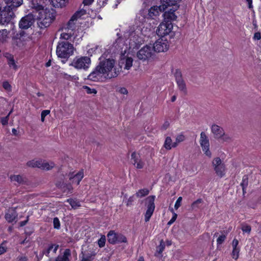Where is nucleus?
<instances>
[{
  "label": "nucleus",
  "mask_w": 261,
  "mask_h": 261,
  "mask_svg": "<svg viewBox=\"0 0 261 261\" xmlns=\"http://www.w3.org/2000/svg\"><path fill=\"white\" fill-rule=\"evenodd\" d=\"M31 7L33 10L35 15L39 16L35 17L37 20V25L40 29H45L48 28L55 19L56 15L52 10L44 9V6L41 4V1L32 0Z\"/></svg>",
  "instance_id": "nucleus-1"
},
{
  "label": "nucleus",
  "mask_w": 261,
  "mask_h": 261,
  "mask_svg": "<svg viewBox=\"0 0 261 261\" xmlns=\"http://www.w3.org/2000/svg\"><path fill=\"white\" fill-rule=\"evenodd\" d=\"M74 47L73 45L67 41L58 43L56 53L59 58L65 59L62 60L65 63L68 58L73 54Z\"/></svg>",
  "instance_id": "nucleus-2"
},
{
  "label": "nucleus",
  "mask_w": 261,
  "mask_h": 261,
  "mask_svg": "<svg viewBox=\"0 0 261 261\" xmlns=\"http://www.w3.org/2000/svg\"><path fill=\"white\" fill-rule=\"evenodd\" d=\"M67 173H59L55 179V185L63 193H72L73 192V187L71 183L68 182Z\"/></svg>",
  "instance_id": "nucleus-3"
},
{
  "label": "nucleus",
  "mask_w": 261,
  "mask_h": 261,
  "mask_svg": "<svg viewBox=\"0 0 261 261\" xmlns=\"http://www.w3.org/2000/svg\"><path fill=\"white\" fill-rule=\"evenodd\" d=\"M99 64L97 66L100 68V70L102 74H107L109 78L116 77L118 75V72L114 69V72L110 74L109 72L114 68L115 60L113 59H103L100 58Z\"/></svg>",
  "instance_id": "nucleus-4"
},
{
  "label": "nucleus",
  "mask_w": 261,
  "mask_h": 261,
  "mask_svg": "<svg viewBox=\"0 0 261 261\" xmlns=\"http://www.w3.org/2000/svg\"><path fill=\"white\" fill-rule=\"evenodd\" d=\"M14 16L13 10L11 9V6L0 7V24L8 23Z\"/></svg>",
  "instance_id": "nucleus-5"
},
{
  "label": "nucleus",
  "mask_w": 261,
  "mask_h": 261,
  "mask_svg": "<svg viewBox=\"0 0 261 261\" xmlns=\"http://www.w3.org/2000/svg\"><path fill=\"white\" fill-rule=\"evenodd\" d=\"M173 28V25L172 22L163 21L158 27L156 32L157 35L161 37L165 36L169 33H171V36L173 37L175 35V32H172Z\"/></svg>",
  "instance_id": "nucleus-6"
},
{
  "label": "nucleus",
  "mask_w": 261,
  "mask_h": 261,
  "mask_svg": "<svg viewBox=\"0 0 261 261\" xmlns=\"http://www.w3.org/2000/svg\"><path fill=\"white\" fill-rule=\"evenodd\" d=\"M33 13V10L32 9V12L29 13L23 17L20 20L19 27L21 30H26L30 28L34 23L35 17H38Z\"/></svg>",
  "instance_id": "nucleus-7"
},
{
  "label": "nucleus",
  "mask_w": 261,
  "mask_h": 261,
  "mask_svg": "<svg viewBox=\"0 0 261 261\" xmlns=\"http://www.w3.org/2000/svg\"><path fill=\"white\" fill-rule=\"evenodd\" d=\"M91 63L90 58L88 57H82L80 58H75L69 64L76 69H84L87 70Z\"/></svg>",
  "instance_id": "nucleus-8"
},
{
  "label": "nucleus",
  "mask_w": 261,
  "mask_h": 261,
  "mask_svg": "<svg viewBox=\"0 0 261 261\" xmlns=\"http://www.w3.org/2000/svg\"><path fill=\"white\" fill-rule=\"evenodd\" d=\"M212 165L217 176L220 178H222L225 175L226 170L225 165L222 162L220 158H214L212 162Z\"/></svg>",
  "instance_id": "nucleus-9"
},
{
  "label": "nucleus",
  "mask_w": 261,
  "mask_h": 261,
  "mask_svg": "<svg viewBox=\"0 0 261 261\" xmlns=\"http://www.w3.org/2000/svg\"><path fill=\"white\" fill-rule=\"evenodd\" d=\"M107 237L109 243L111 244L127 242V239L123 234L116 233L114 230H110L107 234Z\"/></svg>",
  "instance_id": "nucleus-10"
},
{
  "label": "nucleus",
  "mask_w": 261,
  "mask_h": 261,
  "mask_svg": "<svg viewBox=\"0 0 261 261\" xmlns=\"http://www.w3.org/2000/svg\"><path fill=\"white\" fill-rule=\"evenodd\" d=\"M155 196L151 195L147 197L145 199L147 210L145 214V221L148 222L153 214L155 209Z\"/></svg>",
  "instance_id": "nucleus-11"
},
{
  "label": "nucleus",
  "mask_w": 261,
  "mask_h": 261,
  "mask_svg": "<svg viewBox=\"0 0 261 261\" xmlns=\"http://www.w3.org/2000/svg\"><path fill=\"white\" fill-rule=\"evenodd\" d=\"M200 144L205 154L208 157H211L212 153L209 150V140L205 133L203 132H201L200 134Z\"/></svg>",
  "instance_id": "nucleus-12"
},
{
  "label": "nucleus",
  "mask_w": 261,
  "mask_h": 261,
  "mask_svg": "<svg viewBox=\"0 0 261 261\" xmlns=\"http://www.w3.org/2000/svg\"><path fill=\"white\" fill-rule=\"evenodd\" d=\"M152 55L151 47L149 46H145L140 49L137 54V57L143 61L147 60Z\"/></svg>",
  "instance_id": "nucleus-13"
},
{
  "label": "nucleus",
  "mask_w": 261,
  "mask_h": 261,
  "mask_svg": "<svg viewBox=\"0 0 261 261\" xmlns=\"http://www.w3.org/2000/svg\"><path fill=\"white\" fill-rule=\"evenodd\" d=\"M84 177V171L83 170H81L77 173L73 172H70L68 173V180L71 181V184L75 183L77 185H79L80 181Z\"/></svg>",
  "instance_id": "nucleus-14"
},
{
  "label": "nucleus",
  "mask_w": 261,
  "mask_h": 261,
  "mask_svg": "<svg viewBox=\"0 0 261 261\" xmlns=\"http://www.w3.org/2000/svg\"><path fill=\"white\" fill-rule=\"evenodd\" d=\"M178 9V6H176L172 7V8L170 9V10L165 12L163 14L164 21L165 22H171L172 21L176 20L177 18V16L174 14V12Z\"/></svg>",
  "instance_id": "nucleus-15"
},
{
  "label": "nucleus",
  "mask_w": 261,
  "mask_h": 261,
  "mask_svg": "<svg viewBox=\"0 0 261 261\" xmlns=\"http://www.w3.org/2000/svg\"><path fill=\"white\" fill-rule=\"evenodd\" d=\"M181 0H161V5L159 6L161 11H164L168 7H179L178 3Z\"/></svg>",
  "instance_id": "nucleus-16"
},
{
  "label": "nucleus",
  "mask_w": 261,
  "mask_h": 261,
  "mask_svg": "<svg viewBox=\"0 0 261 261\" xmlns=\"http://www.w3.org/2000/svg\"><path fill=\"white\" fill-rule=\"evenodd\" d=\"M100 68L96 66L94 70L89 74L87 78H85L84 80H88L93 82H98L101 78L102 74V72L100 70Z\"/></svg>",
  "instance_id": "nucleus-17"
},
{
  "label": "nucleus",
  "mask_w": 261,
  "mask_h": 261,
  "mask_svg": "<svg viewBox=\"0 0 261 261\" xmlns=\"http://www.w3.org/2000/svg\"><path fill=\"white\" fill-rule=\"evenodd\" d=\"M131 161L133 165L137 169H142L144 165V163L141 160L140 155L137 154L136 152H133L131 154Z\"/></svg>",
  "instance_id": "nucleus-18"
},
{
  "label": "nucleus",
  "mask_w": 261,
  "mask_h": 261,
  "mask_svg": "<svg viewBox=\"0 0 261 261\" xmlns=\"http://www.w3.org/2000/svg\"><path fill=\"white\" fill-rule=\"evenodd\" d=\"M211 131L216 139H219L224 135V130L221 126L214 124L211 126Z\"/></svg>",
  "instance_id": "nucleus-19"
},
{
  "label": "nucleus",
  "mask_w": 261,
  "mask_h": 261,
  "mask_svg": "<svg viewBox=\"0 0 261 261\" xmlns=\"http://www.w3.org/2000/svg\"><path fill=\"white\" fill-rule=\"evenodd\" d=\"M153 48L154 50L156 52H164L168 49L169 45L165 42L157 41L154 43Z\"/></svg>",
  "instance_id": "nucleus-20"
},
{
  "label": "nucleus",
  "mask_w": 261,
  "mask_h": 261,
  "mask_svg": "<svg viewBox=\"0 0 261 261\" xmlns=\"http://www.w3.org/2000/svg\"><path fill=\"white\" fill-rule=\"evenodd\" d=\"M5 218L9 223H13V222L15 223L17 221V213L15 210H9L6 213Z\"/></svg>",
  "instance_id": "nucleus-21"
},
{
  "label": "nucleus",
  "mask_w": 261,
  "mask_h": 261,
  "mask_svg": "<svg viewBox=\"0 0 261 261\" xmlns=\"http://www.w3.org/2000/svg\"><path fill=\"white\" fill-rule=\"evenodd\" d=\"M3 56L7 59V63L10 67H12L15 70L17 69V66L15 63V61L14 60V56L13 55L9 53L6 52L4 53Z\"/></svg>",
  "instance_id": "nucleus-22"
},
{
  "label": "nucleus",
  "mask_w": 261,
  "mask_h": 261,
  "mask_svg": "<svg viewBox=\"0 0 261 261\" xmlns=\"http://www.w3.org/2000/svg\"><path fill=\"white\" fill-rule=\"evenodd\" d=\"M10 178L11 181H16L18 185H24L27 182V179L20 175H11Z\"/></svg>",
  "instance_id": "nucleus-23"
},
{
  "label": "nucleus",
  "mask_w": 261,
  "mask_h": 261,
  "mask_svg": "<svg viewBox=\"0 0 261 261\" xmlns=\"http://www.w3.org/2000/svg\"><path fill=\"white\" fill-rule=\"evenodd\" d=\"M7 6H11V9L14 10L22 4V0H5Z\"/></svg>",
  "instance_id": "nucleus-24"
},
{
  "label": "nucleus",
  "mask_w": 261,
  "mask_h": 261,
  "mask_svg": "<svg viewBox=\"0 0 261 261\" xmlns=\"http://www.w3.org/2000/svg\"><path fill=\"white\" fill-rule=\"evenodd\" d=\"M71 256V251L69 249H66L63 255H59L55 261H70L69 257Z\"/></svg>",
  "instance_id": "nucleus-25"
},
{
  "label": "nucleus",
  "mask_w": 261,
  "mask_h": 261,
  "mask_svg": "<svg viewBox=\"0 0 261 261\" xmlns=\"http://www.w3.org/2000/svg\"><path fill=\"white\" fill-rule=\"evenodd\" d=\"M82 260L81 261H90L93 259V256L95 254L93 252H89L86 251H82Z\"/></svg>",
  "instance_id": "nucleus-26"
},
{
  "label": "nucleus",
  "mask_w": 261,
  "mask_h": 261,
  "mask_svg": "<svg viewBox=\"0 0 261 261\" xmlns=\"http://www.w3.org/2000/svg\"><path fill=\"white\" fill-rule=\"evenodd\" d=\"M133 59L131 57H127L126 58L121 59L120 61L121 64H125L124 69L128 70L132 66Z\"/></svg>",
  "instance_id": "nucleus-27"
},
{
  "label": "nucleus",
  "mask_w": 261,
  "mask_h": 261,
  "mask_svg": "<svg viewBox=\"0 0 261 261\" xmlns=\"http://www.w3.org/2000/svg\"><path fill=\"white\" fill-rule=\"evenodd\" d=\"M52 5L56 8H63L66 6L68 0H50Z\"/></svg>",
  "instance_id": "nucleus-28"
},
{
  "label": "nucleus",
  "mask_w": 261,
  "mask_h": 261,
  "mask_svg": "<svg viewBox=\"0 0 261 261\" xmlns=\"http://www.w3.org/2000/svg\"><path fill=\"white\" fill-rule=\"evenodd\" d=\"M179 90L182 91L185 94H187V89L186 83L184 79L176 81Z\"/></svg>",
  "instance_id": "nucleus-29"
},
{
  "label": "nucleus",
  "mask_w": 261,
  "mask_h": 261,
  "mask_svg": "<svg viewBox=\"0 0 261 261\" xmlns=\"http://www.w3.org/2000/svg\"><path fill=\"white\" fill-rule=\"evenodd\" d=\"M159 12H161L159 9V6H153L149 10L148 15L153 18L154 16L159 15Z\"/></svg>",
  "instance_id": "nucleus-30"
},
{
  "label": "nucleus",
  "mask_w": 261,
  "mask_h": 261,
  "mask_svg": "<svg viewBox=\"0 0 261 261\" xmlns=\"http://www.w3.org/2000/svg\"><path fill=\"white\" fill-rule=\"evenodd\" d=\"M28 38L29 35L24 31H20V32L17 34L15 36L13 37V39H19L20 41H24Z\"/></svg>",
  "instance_id": "nucleus-31"
},
{
  "label": "nucleus",
  "mask_w": 261,
  "mask_h": 261,
  "mask_svg": "<svg viewBox=\"0 0 261 261\" xmlns=\"http://www.w3.org/2000/svg\"><path fill=\"white\" fill-rule=\"evenodd\" d=\"M165 243L164 242V241L163 240H161L160 242V245L156 247V252L155 253V255L156 256L162 257V253L164 251V250L165 249Z\"/></svg>",
  "instance_id": "nucleus-32"
},
{
  "label": "nucleus",
  "mask_w": 261,
  "mask_h": 261,
  "mask_svg": "<svg viewBox=\"0 0 261 261\" xmlns=\"http://www.w3.org/2000/svg\"><path fill=\"white\" fill-rule=\"evenodd\" d=\"M67 202H68L73 209H76L78 207L81 206L80 202L77 199H68Z\"/></svg>",
  "instance_id": "nucleus-33"
},
{
  "label": "nucleus",
  "mask_w": 261,
  "mask_h": 261,
  "mask_svg": "<svg viewBox=\"0 0 261 261\" xmlns=\"http://www.w3.org/2000/svg\"><path fill=\"white\" fill-rule=\"evenodd\" d=\"M8 34H9V32L6 29H3L2 30H0V42H1L4 43L6 41V40L8 38Z\"/></svg>",
  "instance_id": "nucleus-34"
},
{
  "label": "nucleus",
  "mask_w": 261,
  "mask_h": 261,
  "mask_svg": "<svg viewBox=\"0 0 261 261\" xmlns=\"http://www.w3.org/2000/svg\"><path fill=\"white\" fill-rule=\"evenodd\" d=\"M172 140L170 137H166L164 144V147L167 149V150H170L172 148Z\"/></svg>",
  "instance_id": "nucleus-35"
},
{
  "label": "nucleus",
  "mask_w": 261,
  "mask_h": 261,
  "mask_svg": "<svg viewBox=\"0 0 261 261\" xmlns=\"http://www.w3.org/2000/svg\"><path fill=\"white\" fill-rule=\"evenodd\" d=\"M149 191L146 189H140L138 192L136 193V195L138 197H142L147 195L149 194Z\"/></svg>",
  "instance_id": "nucleus-36"
},
{
  "label": "nucleus",
  "mask_w": 261,
  "mask_h": 261,
  "mask_svg": "<svg viewBox=\"0 0 261 261\" xmlns=\"http://www.w3.org/2000/svg\"><path fill=\"white\" fill-rule=\"evenodd\" d=\"M203 202V200L201 198L198 199L197 200L194 201L191 205V208L192 210L198 208L200 207V204Z\"/></svg>",
  "instance_id": "nucleus-37"
},
{
  "label": "nucleus",
  "mask_w": 261,
  "mask_h": 261,
  "mask_svg": "<svg viewBox=\"0 0 261 261\" xmlns=\"http://www.w3.org/2000/svg\"><path fill=\"white\" fill-rule=\"evenodd\" d=\"M86 14V10L84 9H81L74 13L73 19H75V18L77 19Z\"/></svg>",
  "instance_id": "nucleus-38"
},
{
  "label": "nucleus",
  "mask_w": 261,
  "mask_h": 261,
  "mask_svg": "<svg viewBox=\"0 0 261 261\" xmlns=\"http://www.w3.org/2000/svg\"><path fill=\"white\" fill-rule=\"evenodd\" d=\"M248 185V176L247 175H245L243 177L241 186L242 189H246Z\"/></svg>",
  "instance_id": "nucleus-39"
},
{
  "label": "nucleus",
  "mask_w": 261,
  "mask_h": 261,
  "mask_svg": "<svg viewBox=\"0 0 261 261\" xmlns=\"http://www.w3.org/2000/svg\"><path fill=\"white\" fill-rule=\"evenodd\" d=\"M73 15L71 16L69 20L68 21L67 24V28L68 29L73 30V27H74L75 23L74 21L76 20L77 19L75 18V19H73Z\"/></svg>",
  "instance_id": "nucleus-40"
},
{
  "label": "nucleus",
  "mask_w": 261,
  "mask_h": 261,
  "mask_svg": "<svg viewBox=\"0 0 261 261\" xmlns=\"http://www.w3.org/2000/svg\"><path fill=\"white\" fill-rule=\"evenodd\" d=\"M55 166V164L53 162H51L50 164L48 163H43V165L42 166V169H46L47 170L51 169Z\"/></svg>",
  "instance_id": "nucleus-41"
},
{
  "label": "nucleus",
  "mask_w": 261,
  "mask_h": 261,
  "mask_svg": "<svg viewBox=\"0 0 261 261\" xmlns=\"http://www.w3.org/2000/svg\"><path fill=\"white\" fill-rule=\"evenodd\" d=\"M240 248H233L231 256L233 258L237 259L239 257Z\"/></svg>",
  "instance_id": "nucleus-42"
},
{
  "label": "nucleus",
  "mask_w": 261,
  "mask_h": 261,
  "mask_svg": "<svg viewBox=\"0 0 261 261\" xmlns=\"http://www.w3.org/2000/svg\"><path fill=\"white\" fill-rule=\"evenodd\" d=\"M55 244H50L49 245L48 247L46 249H44L42 251V255L45 254L46 256H48L50 251L53 249Z\"/></svg>",
  "instance_id": "nucleus-43"
},
{
  "label": "nucleus",
  "mask_w": 261,
  "mask_h": 261,
  "mask_svg": "<svg viewBox=\"0 0 261 261\" xmlns=\"http://www.w3.org/2000/svg\"><path fill=\"white\" fill-rule=\"evenodd\" d=\"M83 88L85 89L87 94H96L97 91L95 89H91L87 86H83Z\"/></svg>",
  "instance_id": "nucleus-44"
},
{
  "label": "nucleus",
  "mask_w": 261,
  "mask_h": 261,
  "mask_svg": "<svg viewBox=\"0 0 261 261\" xmlns=\"http://www.w3.org/2000/svg\"><path fill=\"white\" fill-rule=\"evenodd\" d=\"M106 237L104 235H102L101 238L98 241V244L99 247L101 248L105 246L106 243Z\"/></svg>",
  "instance_id": "nucleus-45"
},
{
  "label": "nucleus",
  "mask_w": 261,
  "mask_h": 261,
  "mask_svg": "<svg viewBox=\"0 0 261 261\" xmlns=\"http://www.w3.org/2000/svg\"><path fill=\"white\" fill-rule=\"evenodd\" d=\"M53 225L55 229H59L60 228V222L59 219L57 217H55L54 218Z\"/></svg>",
  "instance_id": "nucleus-46"
},
{
  "label": "nucleus",
  "mask_w": 261,
  "mask_h": 261,
  "mask_svg": "<svg viewBox=\"0 0 261 261\" xmlns=\"http://www.w3.org/2000/svg\"><path fill=\"white\" fill-rule=\"evenodd\" d=\"M174 76L175 78V81L183 79L181 72L179 69H176L174 73Z\"/></svg>",
  "instance_id": "nucleus-47"
},
{
  "label": "nucleus",
  "mask_w": 261,
  "mask_h": 261,
  "mask_svg": "<svg viewBox=\"0 0 261 261\" xmlns=\"http://www.w3.org/2000/svg\"><path fill=\"white\" fill-rule=\"evenodd\" d=\"M242 230L244 232L249 233L251 230V227L248 224H243L242 226Z\"/></svg>",
  "instance_id": "nucleus-48"
},
{
  "label": "nucleus",
  "mask_w": 261,
  "mask_h": 261,
  "mask_svg": "<svg viewBox=\"0 0 261 261\" xmlns=\"http://www.w3.org/2000/svg\"><path fill=\"white\" fill-rule=\"evenodd\" d=\"M50 113V110H43L41 114V120L42 122H44L46 116Z\"/></svg>",
  "instance_id": "nucleus-49"
},
{
  "label": "nucleus",
  "mask_w": 261,
  "mask_h": 261,
  "mask_svg": "<svg viewBox=\"0 0 261 261\" xmlns=\"http://www.w3.org/2000/svg\"><path fill=\"white\" fill-rule=\"evenodd\" d=\"M3 87L7 91L11 90V86L8 81H5L3 83Z\"/></svg>",
  "instance_id": "nucleus-50"
},
{
  "label": "nucleus",
  "mask_w": 261,
  "mask_h": 261,
  "mask_svg": "<svg viewBox=\"0 0 261 261\" xmlns=\"http://www.w3.org/2000/svg\"><path fill=\"white\" fill-rule=\"evenodd\" d=\"M226 236L225 235H221L218 237L217 240V244L221 245L225 241Z\"/></svg>",
  "instance_id": "nucleus-51"
},
{
  "label": "nucleus",
  "mask_w": 261,
  "mask_h": 261,
  "mask_svg": "<svg viewBox=\"0 0 261 261\" xmlns=\"http://www.w3.org/2000/svg\"><path fill=\"white\" fill-rule=\"evenodd\" d=\"M36 162V161H35L34 160L28 161L27 163V165L30 167L35 168V167H36V166H37Z\"/></svg>",
  "instance_id": "nucleus-52"
},
{
  "label": "nucleus",
  "mask_w": 261,
  "mask_h": 261,
  "mask_svg": "<svg viewBox=\"0 0 261 261\" xmlns=\"http://www.w3.org/2000/svg\"><path fill=\"white\" fill-rule=\"evenodd\" d=\"M181 201H182V197H178L175 203V205H174V208L176 210H177L181 205Z\"/></svg>",
  "instance_id": "nucleus-53"
},
{
  "label": "nucleus",
  "mask_w": 261,
  "mask_h": 261,
  "mask_svg": "<svg viewBox=\"0 0 261 261\" xmlns=\"http://www.w3.org/2000/svg\"><path fill=\"white\" fill-rule=\"evenodd\" d=\"M224 142H230L231 140V137L224 133V135L221 137V138Z\"/></svg>",
  "instance_id": "nucleus-54"
},
{
  "label": "nucleus",
  "mask_w": 261,
  "mask_h": 261,
  "mask_svg": "<svg viewBox=\"0 0 261 261\" xmlns=\"http://www.w3.org/2000/svg\"><path fill=\"white\" fill-rule=\"evenodd\" d=\"M9 120V115L7 116L1 118V122L3 125H6L8 124Z\"/></svg>",
  "instance_id": "nucleus-55"
},
{
  "label": "nucleus",
  "mask_w": 261,
  "mask_h": 261,
  "mask_svg": "<svg viewBox=\"0 0 261 261\" xmlns=\"http://www.w3.org/2000/svg\"><path fill=\"white\" fill-rule=\"evenodd\" d=\"M185 137L184 135H183L182 134L179 135L177 136V137H176V141L178 143L184 141L185 140Z\"/></svg>",
  "instance_id": "nucleus-56"
},
{
  "label": "nucleus",
  "mask_w": 261,
  "mask_h": 261,
  "mask_svg": "<svg viewBox=\"0 0 261 261\" xmlns=\"http://www.w3.org/2000/svg\"><path fill=\"white\" fill-rule=\"evenodd\" d=\"M71 37V35L68 33H62L61 35V38L66 40L69 39Z\"/></svg>",
  "instance_id": "nucleus-57"
},
{
  "label": "nucleus",
  "mask_w": 261,
  "mask_h": 261,
  "mask_svg": "<svg viewBox=\"0 0 261 261\" xmlns=\"http://www.w3.org/2000/svg\"><path fill=\"white\" fill-rule=\"evenodd\" d=\"M177 215L175 213H173V215L171 219L168 222V225H171L173 223L176 219Z\"/></svg>",
  "instance_id": "nucleus-58"
},
{
  "label": "nucleus",
  "mask_w": 261,
  "mask_h": 261,
  "mask_svg": "<svg viewBox=\"0 0 261 261\" xmlns=\"http://www.w3.org/2000/svg\"><path fill=\"white\" fill-rule=\"evenodd\" d=\"M134 201V195L130 197L126 203V205L128 206L132 204L133 202Z\"/></svg>",
  "instance_id": "nucleus-59"
},
{
  "label": "nucleus",
  "mask_w": 261,
  "mask_h": 261,
  "mask_svg": "<svg viewBox=\"0 0 261 261\" xmlns=\"http://www.w3.org/2000/svg\"><path fill=\"white\" fill-rule=\"evenodd\" d=\"M169 125H170V123H169V121H166L163 124V125L162 126V129L165 130L169 127Z\"/></svg>",
  "instance_id": "nucleus-60"
},
{
  "label": "nucleus",
  "mask_w": 261,
  "mask_h": 261,
  "mask_svg": "<svg viewBox=\"0 0 261 261\" xmlns=\"http://www.w3.org/2000/svg\"><path fill=\"white\" fill-rule=\"evenodd\" d=\"M239 244V241L236 239H234L232 241V248H238V245Z\"/></svg>",
  "instance_id": "nucleus-61"
},
{
  "label": "nucleus",
  "mask_w": 261,
  "mask_h": 261,
  "mask_svg": "<svg viewBox=\"0 0 261 261\" xmlns=\"http://www.w3.org/2000/svg\"><path fill=\"white\" fill-rule=\"evenodd\" d=\"M94 0H84L83 2V4L84 6H89L91 5Z\"/></svg>",
  "instance_id": "nucleus-62"
},
{
  "label": "nucleus",
  "mask_w": 261,
  "mask_h": 261,
  "mask_svg": "<svg viewBox=\"0 0 261 261\" xmlns=\"http://www.w3.org/2000/svg\"><path fill=\"white\" fill-rule=\"evenodd\" d=\"M253 38L255 40H259L261 38L260 33L259 32L255 33L254 35Z\"/></svg>",
  "instance_id": "nucleus-63"
},
{
  "label": "nucleus",
  "mask_w": 261,
  "mask_h": 261,
  "mask_svg": "<svg viewBox=\"0 0 261 261\" xmlns=\"http://www.w3.org/2000/svg\"><path fill=\"white\" fill-rule=\"evenodd\" d=\"M43 162L42 161H36V163L37 164L36 167L41 168L43 165Z\"/></svg>",
  "instance_id": "nucleus-64"
}]
</instances>
